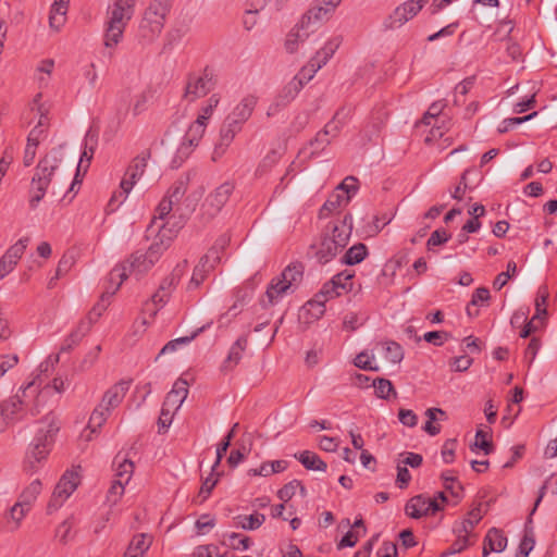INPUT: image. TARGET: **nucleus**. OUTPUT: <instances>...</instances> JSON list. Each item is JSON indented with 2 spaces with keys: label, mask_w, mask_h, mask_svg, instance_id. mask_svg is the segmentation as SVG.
<instances>
[{
  "label": "nucleus",
  "mask_w": 557,
  "mask_h": 557,
  "mask_svg": "<svg viewBox=\"0 0 557 557\" xmlns=\"http://www.w3.org/2000/svg\"><path fill=\"white\" fill-rule=\"evenodd\" d=\"M59 432V421L52 412L46 414L40 421L35 437L29 445L24 461V469L29 473H36L47 459L54 437Z\"/></svg>",
  "instance_id": "f257e3e1"
},
{
  "label": "nucleus",
  "mask_w": 557,
  "mask_h": 557,
  "mask_svg": "<svg viewBox=\"0 0 557 557\" xmlns=\"http://www.w3.org/2000/svg\"><path fill=\"white\" fill-rule=\"evenodd\" d=\"M63 159L64 153L61 147L52 148L39 159L30 181V207L36 208L44 199Z\"/></svg>",
  "instance_id": "f03ea898"
},
{
  "label": "nucleus",
  "mask_w": 557,
  "mask_h": 557,
  "mask_svg": "<svg viewBox=\"0 0 557 557\" xmlns=\"http://www.w3.org/2000/svg\"><path fill=\"white\" fill-rule=\"evenodd\" d=\"M351 216L333 223L330 231L322 234L320 240L311 245L314 256L320 263H327L346 247L351 235Z\"/></svg>",
  "instance_id": "7ed1b4c3"
},
{
  "label": "nucleus",
  "mask_w": 557,
  "mask_h": 557,
  "mask_svg": "<svg viewBox=\"0 0 557 557\" xmlns=\"http://www.w3.org/2000/svg\"><path fill=\"white\" fill-rule=\"evenodd\" d=\"M137 0H114L107 10L104 46L115 47L123 39L126 25L132 20Z\"/></svg>",
  "instance_id": "20e7f679"
},
{
  "label": "nucleus",
  "mask_w": 557,
  "mask_h": 557,
  "mask_svg": "<svg viewBox=\"0 0 557 557\" xmlns=\"http://www.w3.org/2000/svg\"><path fill=\"white\" fill-rule=\"evenodd\" d=\"M30 109L38 116V122L27 136V144L23 156V164L25 168H28L34 163L37 154V148L47 136L50 106L46 101H42V94L38 92L33 99Z\"/></svg>",
  "instance_id": "39448f33"
},
{
  "label": "nucleus",
  "mask_w": 557,
  "mask_h": 557,
  "mask_svg": "<svg viewBox=\"0 0 557 557\" xmlns=\"http://www.w3.org/2000/svg\"><path fill=\"white\" fill-rule=\"evenodd\" d=\"M129 387L131 381L121 380L104 392L89 418L87 428L91 433L106 423L111 411L121 405Z\"/></svg>",
  "instance_id": "423d86ee"
},
{
  "label": "nucleus",
  "mask_w": 557,
  "mask_h": 557,
  "mask_svg": "<svg viewBox=\"0 0 557 557\" xmlns=\"http://www.w3.org/2000/svg\"><path fill=\"white\" fill-rule=\"evenodd\" d=\"M154 264V260L149 258V253L147 251H136L132 253L128 259L116 265L110 272L109 281L111 283H115L114 289L111 294H115L121 287L122 283L129 275L140 277L141 275L146 274Z\"/></svg>",
  "instance_id": "0eeeda50"
},
{
  "label": "nucleus",
  "mask_w": 557,
  "mask_h": 557,
  "mask_svg": "<svg viewBox=\"0 0 557 557\" xmlns=\"http://www.w3.org/2000/svg\"><path fill=\"white\" fill-rule=\"evenodd\" d=\"M168 13L165 7H157L150 3L145 10L139 24L140 38L147 42L154 41L162 33Z\"/></svg>",
  "instance_id": "6e6552de"
},
{
  "label": "nucleus",
  "mask_w": 557,
  "mask_h": 557,
  "mask_svg": "<svg viewBox=\"0 0 557 557\" xmlns=\"http://www.w3.org/2000/svg\"><path fill=\"white\" fill-rule=\"evenodd\" d=\"M146 168L147 158L144 156L136 157L126 169L124 177L120 183V190L112 195L110 202L123 203L136 182L144 175Z\"/></svg>",
  "instance_id": "1a4fd4ad"
},
{
  "label": "nucleus",
  "mask_w": 557,
  "mask_h": 557,
  "mask_svg": "<svg viewBox=\"0 0 557 557\" xmlns=\"http://www.w3.org/2000/svg\"><path fill=\"white\" fill-rule=\"evenodd\" d=\"M79 482V475L76 471H66L54 487L48 504V511L52 512L61 508L66 499L75 492Z\"/></svg>",
  "instance_id": "9d476101"
},
{
  "label": "nucleus",
  "mask_w": 557,
  "mask_h": 557,
  "mask_svg": "<svg viewBox=\"0 0 557 557\" xmlns=\"http://www.w3.org/2000/svg\"><path fill=\"white\" fill-rule=\"evenodd\" d=\"M442 509L443 506H441L436 498H430L424 495L411 497L405 506L406 515L413 519H420L424 516H433Z\"/></svg>",
  "instance_id": "9b49d317"
},
{
  "label": "nucleus",
  "mask_w": 557,
  "mask_h": 557,
  "mask_svg": "<svg viewBox=\"0 0 557 557\" xmlns=\"http://www.w3.org/2000/svg\"><path fill=\"white\" fill-rule=\"evenodd\" d=\"M186 193V183L183 180L176 181L168 190L166 195L157 207V215L154 216L153 224L157 220H164L169 216L171 211L178 205L181 199Z\"/></svg>",
  "instance_id": "f8f14e48"
},
{
  "label": "nucleus",
  "mask_w": 557,
  "mask_h": 557,
  "mask_svg": "<svg viewBox=\"0 0 557 557\" xmlns=\"http://www.w3.org/2000/svg\"><path fill=\"white\" fill-rule=\"evenodd\" d=\"M233 189L234 186L231 183L225 182L216 187L213 191H211L201 206L203 214L208 215L209 218L218 214L227 202Z\"/></svg>",
  "instance_id": "ddd939ff"
},
{
  "label": "nucleus",
  "mask_w": 557,
  "mask_h": 557,
  "mask_svg": "<svg viewBox=\"0 0 557 557\" xmlns=\"http://www.w3.org/2000/svg\"><path fill=\"white\" fill-rule=\"evenodd\" d=\"M428 3V0H408L398 5L387 20L389 28H397L413 18L422 8Z\"/></svg>",
  "instance_id": "4468645a"
},
{
  "label": "nucleus",
  "mask_w": 557,
  "mask_h": 557,
  "mask_svg": "<svg viewBox=\"0 0 557 557\" xmlns=\"http://www.w3.org/2000/svg\"><path fill=\"white\" fill-rule=\"evenodd\" d=\"M213 85L212 77L208 73L190 75L185 87L184 97L193 102L205 97L213 88Z\"/></svg>",
  "instance_id": "2eb2a0df"
},
{
  "label": "nucleus",
  "mask_w": 557,
  "mask_h": 557,
  "mask_svg": "<svg viewBox=\"0 0 557 557\" xmlns=\"http://www.w3.org/2000/svg\"><path fill=\"white\" fill-rule=\"evenodd\" d=\"M207 124L200 121L193 122L185 136L183 137L182 144L177 149V156L182 159L187 158L193 149L197 147L206 132Z\"/></svg>",
  "instance_id": "dca6fc26"
},
{
  "label": "nucleus",
  "mask_w": 557,
  "mask_h": 557,
  "mask_svg": "<svg viewBox=\"0 0 557 557\" xmlns=\"http://www.w3.org/2000/svg\"><path fill=\"white\" fill-rule=\"evenodd\" d=\"M352 277L354 273L347 270L334 275L329 283L323 285L321 295H327L330 298H334L341 296L343 293H347L351 288Z\"/></svg>",
  "instance_id": "f3484780"
},
{
  "label": "nucleus",
  "mask_w": 557,
  "mask_h": 557,
  "mask_svg": "<svg viewBox=\"0 0 557 557\" xmlns=\"http://www.w3.org/2000/svg\"><path fill=\"white\" fill-rule=\"evenodd\" d=\"M221 257L218 256V251L215 249H210L208 253H206L199 261V263L195 267L189 287H198L206 278L207 274L211 269H213L214 264L220 261Z\"/></svg>",
  "instance_id": "a211bd4d"
},
{
  "label": "nucleus",
  "mask_w": 557,
  "mask_h": 557,
  "mask_svg": "<svg viewBox=\"0 0 557 557\" xmlns=\"http://www.w3.org/2000/svg\"><path fill=\"white\" fill-rule=\"evenodd\" d=\"M302 87L299 83H296L293 78L282 87L276 97L274 98L273 103L270 106L268 114H274L280 111L282 108L288 106L300 92Z\"/></svg>",
  "instance_id": "6ab92c4d"
},
{
  "label": "nucleus",
  "mask_w": 557,
  "mask_h": 557,
  "mask_svg": "<svg viewBox=\"0 0 557 557\" xmlns=\"http://www.w3.org/2000/svg\"><path fill=\"white\" fill-rule=\"evenodd\" d=\"M25 389L26 388L21 389L22 395L17 393L2 405V422H5V424L21 421L25 417L26 412L22 399Z\"/></svg>",
  "instance_id": "aec40b11"
},
{
  "label": "nucleus",
  "mask_w": 557,
  "mask_h": 557,
  "mask_svg": "<svg viewBox=\"0 0 557 557\" xmlns=\"http://www.w3.org/2000/svg\"><path fill=\"white\" fill-rule=\"evenodd\" d=\"M242 127L236 122L225 120L220 131V138L216 143L213 151V160L224 154L226 149L230 147L235 136L240 132Z\"/></svg>",
  "instance_id": "412c9836"
},
{
  "label": "nucleus",
  "mask_w": 557,
  "mask_h": 557,
  "mask_svg": "<svg viewBox=\"0 0 557 557\" xmlns=\"http://www.w3.org/2000/svg\"><path fill=\"white\" fill-rule=\"evenodd\" d=\"M175 236V232L171 228L162 225L160 231L154 238L153 243L149 246L147 252L149 253V258L154 260L157 263L163 252L170 247L173 237Z\"/></svg>",
  "instance_id": "4be33fe9"
},
{
  "label": "nucleus",
  "mask_w": 557,
  "mask_h": 557,
  "mask_svg": "<svg viewBox=\"0 0 557 557\" xmlns=\"http://www.w3.org/2000/svg\"><path fill=\"white\" fill-rule=\"evenodd\" d=\"M333 13L334 12H332L329 8L320 3V0H317L315 5L309 9L307 13L301 17V26L308 28L311 32L314 26L321 25L323 22L327 21Z\"/></svg>",
  "instance_id": "5701e85b"
},
{
  "label": "nucleus",
  "mask_w": 557,
  "mask_h": 557,
  "mask_svg": "<svg viewBox=\"0 0 557 557\" xmlns=\"http://www.w3.org/2000/svg\"><path fill=\"white\" fill-rule=\"evenodd\" d=\"M257 104V97L248 95L244 97L233 111L226 117L230 121H234L240 127L251 116L255 107Z\"/></svg>",
  "instance_id": "b1692460"
},
{
  "label": "nucleus",
  "mask_w": 557,
  "mask_h": 557,
  "mask_svg": "<svg viewBox=\"0 0 557 557\" xmlns=\"http://www.w3.org/2000/svg\"><path fill=\"white\" fill-rule=\"evenodd\" d=\"M339 114L341 113L337 112L334 120L329 122L324 129L319 132L314 139L310 143V146L312 147V153H318L319 151L323 150L331 143L330 136H336L339 129V121L337 120Z\"/></svg>",
  "instance_id": "393cba45"
},
{
  "label": "nucleus",
  "mask_w": 557,
  "mask_h": 557,
  "mask_svg": "<svg viewBox=\"0 0 557 557\" xmlns=\"http://www.w3.org/2000/svg\"><path fill=\"white\" fill-rule=\"evenodd\" d=\"M27 245L28 238H21L7 250L4 256H2V277L14 269L17 261L23 256Z\"/></svg>",
  "instance_id": "a878e982"
},
{
  "label": "nucleus",
  "mask_w": 557,
  "mask_h": 557,
  "mask_svg": "<svg viewBox=\"0 0 557 557\" xmlns=\"http://www.w3.org/2000/svg\"><path fill=\"white\" fill-rule=\"evenodd\" d=\"M188 395V383L183 379H178L172 389L168 393L163 405L177 411Z\"/></svg>",
  "instance_id": "bb28decb"
},
{
  "label": "nucleus",
  "mask_w": 557,
  "mask_h": 557,
  "mask_svg": "<svg viewBox=\"0 0 557 557\" xmlns=\"http://www.w3.org/2000/svg\"><path fill=\"white\" fill-rule=\"evenodd\" d=\"M290 288L286 283H284L280 276H275L271 280L268 285L264 297L261 299V305L263 307L273 306L277 304L281 298L286 295Z\"/></svg>",
  "instance_id": "cd10ccee"
},
{
  "label": "nucleus",
  "mask_w": 557,
  "mask_h": 557,
  "mask_svg": "<svg viewBox=\"0 0 557 557\" xmlns=\"http://www.w3.org/2000/svg\"><path fill=\"white\" fill-rule=\"evenodd\" d=\"M506 546L507 537L503 531L492 528L484 539L483 557H487L490 553H502Z\"/></svg>",
  "instance_id": "c85d7f7f"
},
{
  "label": "nucleus",
  "mask_w": 557,
  "mask_h": 557,
  "mask_svg": "<svg viewBox=\"0 0 557 557\" xmlns=\"http://www.w3.org/2000/svg\"><path fill=\"white\" fill-rule=\"evenodd\" d=\"M70 0H53L49 13V25L59 32L66 22Z\"/></svg>",
  "instance_id": "c756f323"
},
{
  "label": "nucleus",
  "mask_w": 557,
  "mask_h": 557,
  "mask_svg": "<svg viewBox=\"0 0 557 557\" xmlns=\"http://www.w3.org/2000/svg\"><path fill=\"white\" fill-rule=\"evenodd\" d=\"M248 346V335H242L237 338V341L231 346L228 355L223 362L224 370H231L236 367L242 360L243 354Z\"/></svg>",
  "instance_id": "7c9ffc66"
},
{
  "label": "nucleus",
  "mask_w": 557,
  "mask_h": 557,
  "mask_svg": "<svg viewBox=\"0 0 557 557\" xmlns=\"http://www.w3.org/2000/svg\"><path fill=\"white\" fill-rule=\"evenodd\" d=\"M114 466V480L123 483H128L134 473V463L121 454L116 455L113 461Z\"/></svg>",
  "instance_id": "2f4dec72"
},
{
  "label": "nucleus",
  "mask_w": 557,
  "mask_h": 557,
  "mask_svg": "<svg viewBox=\"0 0 557 557\" xmlns=\"http://www.w3.org/2000/svg\"><path fill=\"white\" fill-rule=\"evenodd\" d=\"M310 30L304 26L301 23L294 27L287 35L285 40V49L289 53H294L298 51L300 45H302L309 37Z\"/></svg>",
  "instance_id": "473e14b6"
},
{
  "label": "nucleus",
  "mask_w": 557,
  "mask_h": 557,
  "mask_svg": "<svg viewBox=\"0 0 557 557\" xmlns=\"http://www.w3.org/2000/svg\"><path fill=\"white\" fill-rule=\"evenodd\" d=\"M170 296V294L161 292V289L158 288L151 298L144 304V315H148L151 320L154 319L158 311L168 302Z\"/></svg>",
  "instance_id": "72a5a7b5"
},
{
  "label": "nucleus",
  "mask_w": 557,
  "mask_h": 557,
  "mask_svg": "<svg viewBox=\"0 0 557 557\" xmlns=\"http://www.w3.org/2000/svg\"><path fill=\"white\" fill-rule=\"evenodd\" d=\"M342 45V37L335 36L331 39H329L325 45L317 51L315 55L311 59L315 61V63H319V66H324L329 60L334 55L336 50Z\"/></svg>",
  "instance_id": "f704fd0d"
},
{
  "label": "nucleus",
  "mask_w": 557,
  "mask_h": 557,
  "mask_svg": "<svg viewBox=\"0 0 557 557\" xmlns=\"http://www.w3.org/2000/svg\"><path fill=\"white\" fill-rule=\"evenodd\" d=\"M42 491V483L39 479L32 481L20 494L18 503L24 505V508L32 509L38 495Z\"/></svg>",
  "instance_id": "c9c22d12"
},
{
  "label": "nucleus",
  "mask_w": 557,
  "mask_h": 557,
  "mask_svg": "<svg viewBox=\"0 0 557 557\" xmlns=\"http://www.w3.org/2000/svg\"><path fill=\"white\" fill-rule=\"evenodd\" d=\"M348 202L349 196H345L343 193L335 190L320 209L319 215L321 219L327 218L339 207L346 206Z\"/></svg>",
  "instance_id": "e433bc0d"
},
{
  "label": "nucleus",
  "mask_w": 557,
  "mask_h": 557,
  "mask_svg": "<svg viewBox=\"0 0 557 557\" xmlns=\"http://www.w3.org/2000/svg\"><path fill=\"white\" fill-rule=\"evenodd\" d=\"M331 299L327 295L322 296L321 292L301 308V315L309 314L313 320L320 319L325 311L324 302Z\"/></svg>",
  "instance_id": "4c0bfd02"
},
{
  "label": "nucleus",
  "mask_w": 557,
  "mask_h": 557,
  "mask_svg": "<svg viewBox=\"0 0 557 557\" xmlns=\"http://www.w3.org/2000/svg\"><path fill=\"white\" fill-rule=\"evenodd\" d=\"M30 509L24 508V505L16 502L10 509V512L5 520V529L7 531L14 532L16 531Z\"/></svg>",
  "instance_id": "58836bf2"
},
{
  "label": "nucleus",
  "mask_w": 557,
  "mask_h": 557,
  "mask_svg": "<svg viewBox=\"0 0 557 557\" xmlns=\"http://www.w3.org/2000/svg\"><path fill=\"white\" fill-rule=\"evenodd\" d=\"M295 458L308 470L325 471L326 463L315 454L310 450H304L295 455Z\"/></svg>",
  "instance_id": "ea45409f"
},
{
  "label": "nucleus",
  "mask_w": 557,
  "mask_h": 557,
  "mask_svg": "<svg viewBox=\"0 0 557 557\" xmlns=\"http://www.w3.org/2000/svg\"><path fill=\"white\" fill-rule=\"evenodd\" d=\"M151 541L146 534H137L133 537L124 557H143L145 552L149 548Z\"/></svg>",
  "instance_id": "a19ab883"
},
{
  "label": "nucleus",
  "mask_w": 557,
  "mask_h": 557,
  "mask_svg": "<svg viewBox=\"0 0 557 557\" xmlns=\"http://www.w3.org/2000/svg\"><path fill=\"white\" fill-rule=\"evenodd\" d=\"M438 416L441 419H444L446 417V412L441 408H429L425 410V417L428 418V421L422 429L431 436H435L441 432V425L435 424V421L440 419Z\"/></svg>",
  "instance_id": "79ce46f5"
},
{
  "label": "nucleus",
  "mask_w": 557,
  "mask_h": 557,
  "mask_svg": "<svg viewBox=\"0 0 557 557\" xmlns=\"http://www.w3.org/2000/svg\"><path fill=\"white\" fill-rule=\"evenodd\" d=\"M265 521V516L263 513L255 512L252 515H239L235 517V525L237 528H242L243 530H257L259 529Z\"/></svg>",
  "instance_id": "37998d69"
},
{
  "label": "nucleus",
  "mask_w": 557,
  "mask_h": 557,
  "mask_svg": "<svg viewBox=\"0 0 557 557\" xmlns=\"http://www.w3.org/2000/svg\"><path fill=\"white\" fill-rule=\"evenodd\" d=\"M368 255V248L364 244H356L350 247L343 256V263L355 265L364 260Z\"/></svg>",
  "instance_id": "c03bdc74"
},
{
  "label": "nucleus",
  "mask_w": 557,
  "mask_h": 557,
  "mask_svg": "<svg viewBox=\"0 0 557 557\" xmlns=\"http://www.w3.org/2000/svg\"><path fill=\"white\" fill-rule=\"evenodd\" d=\"M482 517L483 515L481 508L475 507L469 511L466 519L457 523L454 528L458 529L461 533L465 532L470 535L474 527L481 521Z\"/></svg>",
  "instance_id": "a18cd8bd"
},
{
  "label": "nucleus",
  "mask_w": 557,
  "mask_h": 557,
  "mask_svg": "<svg viewBox=\"0 0 557 557\" xmlns=\"http://www.w3.org/2000/svg\"><path fill=\"white\" fill-rule=\"evenodd\" d=\"M53 69L54 61L52 59H46L39 62L36 70V81L40 88L48 86Z\"/></svg>",
  "instance_id": "49530a36"
},
{
  "label": "nucleus",
  "mask_w": 557,
  "mask_h": 557,
  "mask_svg": "<svg viewBox=\"0 0 557 557\" xmlns=\"http://www.w3.org/2000/svg\"><path fill=\"white\" fill-rule=\"evenodd\" d=\"M319 63H315L312 59L300 69V71L293 77L296 83H299L300 86H304L309 83L315 75V73L320 70Z\"/></svg>",
  "instance_id": "de8ad7c7"
},
{
  "label": "nucleus",
  "mask_w": 557,
  "mask_h": 557,
  "mask_svg": "<svg viewBox=\"0 0 557 557\" xmlns=\"http://www.w3.org/2000/svg\"><path fill=\"white\" fill-rule=\"evenodd\" d=\"M280 278L288 285L292 289L293 286L297 285L302 277V269L300 264H289L285 268V270L278 275Z\"/></svg>",
  "instance_id": "09e8293b"
},
{
  "label": "nucleus",
  "mask_w": 557,
  "mask_h": 557,
  "mask_svg": "<svg viewBox=\"0 0 557 557\" xmlns=\"http://www.w3.org/2000/svg\"><path fill=\"white\" fill-rule=\"evenodd\" d=\"M454 532L457 536L456 541L442 554V556H451L461 553L469 546V534L459 532L458 529L454 528Z\"/></svg>",
  "instance_id": "8fccbe9b"
},
{
  "label": "nucleus",
  "mask_w": 557,
  "mask_h": 557,
  "mask_svg": "<svg viewBox=\"0 0 557 557\" xmlns=\"http://www.w3.org/2000/svg\"><path fill=\"white\" fill-rule=\"evenodd\" d=\"M223 543L236 550H246L250 547L251 541L248 536L231 533L224 536Z\"/></svg>",
  "instance_id": "3c124183"
},
{
  "label": "nucleus",
  "mask_w": 557,
  "mask_h": 557,
  "mask_svg": "<svg viewBox=\"0 0 557 557\" xmlns=\"http://www.w3.org/2000/svg\"><path fill=\"white\" fill-rule=\"evenodd\" d=\"M443 484L446 491L450 492V494L456 498L462 497V485L457 481L456 476L453 474V471H446L442 474Z\"/></svg>",
  "instance_id": "603ef678"
},
{
  "label": "nucleus",
  "mask_w": 557,
  "mask_h": 557,
  "mask_svg": "<svg viewBox=\"0 0 557 557\" xmlns=\"http://www.w3.org/2000/svg\"><path fill=\"white\" fill-rule=\"evenodd\" d=\"M94 152H95V146L94 145L88 146V139H86L85 148L81 154V158H79V161L77 164L76 174H75V178H74L75 181L78 180V176L81 175L82 171L84 173L87 172V169L89 168L90 161L94 157Z\"/></svg>",
  "instance_id": "864d4df0"
},
{
  "label": "nucleus",
  "mask_w": 557,
  "mask_h": 557,
  "mask_svg": "<svg viewBox=\"0 0 557 557\" xmlns=\"http://www.w3.org/2000/svg\"><path fill=\"white\" fill-rule=\"evenodd\" d=\"M375 395L383 399H388L392 395L396 396L394 386L389 380L376 379L373 381Z\"/></svg>",
  "instance_id": "5fc2aeb1"
},
{
  "label": "nucleus",
  "mask_w": 557,
  "mask_h": 557,
  "mask_svg": "<svg viewBox=\"0 0 557 557\" xmlns=\"http://www.w3.org/2000/svg\"><path fill=\"white\" fill-rule=\"evenodd\" d=\"M125 485L126 483H123L121 481L113 480L112 484L107 493V503L109 504L110 508L115 506L125 492Z\"/></svg>",
  "instance_id": "6e6d98bb"
},
{
  "label": "nucleus",
  "mask_w": 557,
  "mask_h": 557,
  "mask_svg": "<svg viewBox=\"0 0 557 557\" xmlns=\"http://www.w3.org/2000/svg\"><path fill=\"white\" fill-rule=\"evenodd\" d=\"M384 345L385 358L393 362L399 363L404 358V350L396 342H386Z\"/></svg>",
  "instance_id": "4d7b16f0"
},
{
  "label": "nucleus",
  "mask_w": 557,
  "mask_h": 557,
  "mask_svg": "<svg viewBox=\"0 0 557 557\" xmlns=\"http://www.w3.org/2000/svg\"><path fill=\"white\" fill-rule=\"evenodd\" d=\"M205 330V326L198 329L196 332H194L190 336H184V337H180V338H176V339H173V341H170L169 343H166L163 348L161 349L160 355H165V354H170V352H173L177 349V347L180 345H183V344H188L190 343L200 332H202Z\"/></svg>",
  "instance_id": "13d9d810"
},
{
  "label": "nucleus",
  "mask_w": 557,
  "mask_h": 557,
  "mask_svg": "<svg viewBox=\"0 0 557 557\" xmlns=\"http://www.w3.org/2000/svg\"><path fill=\"white\" fill-rule=\"evenodd\" d=\"M517 273V264L515 261H509L507 263V271L506 272H502L499 273L494 282H493V287L496 289V290H500L508 282L509 278H511L512 276H515Z\"/></svg>",
  "instance_id": "bf43d9fd"
},
{
  "label": "nucleus",
  "mask_w": 557,
  "mask_h": 557,
  "mask_svg": "<svg viewBox=\"0 0 557 557\" xmlns=\"http://www.w3.org/2000/svg\"><path fill=\"white\" fill-rule=\"evenodd\" d=\"M548 295L549 293L547 286H541L539 288L535 298V319H542L546 315V302Z\"/></svg>",
  "instance_id": "052dcab7"
},
{
  "label": "nucleus",
  "mask_w": 557,
  "mask_h": 557,
  "mask_svg": "<svg viewBox=\"0 0 557 557\" xmlns=\"http://www.w3.org/2000/svg\"><path fill=\"white\" fill-rule=\"evenodd\" d=\"M115 283L110 282V286L106 289V292L101 296L100 302H98L90 311L89 317L92 319V317L99 318L102 312L107 309V306L109 304L110 297L113 295L111 294L114 289Z\"/></svg>",
  "instance_id": "680f3d73"
},
{
  "label": "nucleus",
  "mask_w": 557,
  "mask_h": 557,
  "mask_svg": "<svg viewBox=\"0 0 557 557\" xmlns=\"http://www.w3.org/2000/svg\"><path fill=\"white\" fill-rule=\"evenodd\" d=\"M374 360L373 355L368 354L367 351H362L358 354L355 358V366L367 371H377L379 367L373 366L372 362Z\"/></svg>",
  "instance_id": "e2e57ef3"
},
{
  "label": "nucleus",
  "mask_w": 557,
  "mask_h": 557,
  "mask_svg": "<svg viewBox=\"0 0 557 557\" xmlns=\"http://www.w3.org/2000/svg\"><path fill=\"white\" fill-rule=\"evenodd\" d=\"M474 447L482 449L485 455H488L493 450L492 442L490 441V435L487 432L483 430H478L475 433V442Z\"/></svg>",
  "instance_id": "0e129e2a"
},
{
  "label": "nucleus",
  "mask_w": 557,
  "mask_h": 557,
  "mask_svg": "<svg viewBox=\"0 0 557 557\" xmlns=\"http://www.w3.org/2000/svg\"><path fill=\"white\" fill-rule=\"evenodd\" d=\"M219 475H215L213 472L203 480L202 484H201V487H200V491H199V494H198V497L200 498V503L205 502L211 491L214 488V486L216 485L218 483V478Z\"/></svg>",
  "instance_id": "69168bd1"
},
{
  "label": "nucleus",
  "mask_w": 557,
  "mask_h": 557,
  "mask_svg": "<svg viewBox=\"0 0 557 557\" xmlns=\"http://www.w3.org/2000/svg\"><path fill=\"white\" fill-rule=\"evenodd\" d=\"M175 412H176L175 410L162 405L161 413H160L159 421H158L160 433L165 432L169 429V426L172 423L173 416Z\"/></svg>",
  "instance_id": "338daca9"
},
{
  "label": "nucleus",
  "mask_w": 557,
  "mask_h": 557,
  "mask_svg": "<svg viewBox=\"0 0 557 557\" xmlns=\"http://www.w3.org/2000/svg\"><path fill=\"white\" fill-rule=\"evenodd\" d=\"M180 276L181 273H178L177 270H175L172 274H170L169 276L164 277L161 281L159 289L171 295L175 289L176 285L178 284Z\"/></svg>",
  "instance_id": "774afa93"
}]
</instances>
